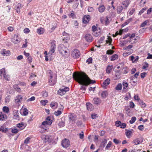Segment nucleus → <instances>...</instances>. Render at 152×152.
I'll return each mask as SVG.
<instances>
[{
	"label": "nucleus",
	"mask_w": 152,
	"mask_h": 152,
	"mask_svg": "<svg viewBox=\"0 0 152 152\" xmlns=\"http://www.w3.org/2000/svg\"><path fill=\"white\" fill-rule=\"evenodd\" d=\"M73 78L77 81L80 84L82 85L80 89L85 91L86 90L85 86H87L90 84L95 83L94 80H91L88 76L84 73L80 74L77 73H73Z\"/></svg>",
	"instance_id": "nucleus-1"
},
{
	"label": "nucleus",
	"mask_w": 152,
	"mask_h": 152,
	"mask_svg": "<svg viewBox=\"0 0 152 152\" xmlns=\"http://www.w3.org/2000/svg\"><path fill=\"white\" fill-rule=\"evenodd\" d=\"M52 123V121L50 117H48L46 120L42 122V124L39 126V128L42 129L43 131H40V132L43 133L48 129V127Z\"/></svg>",
	"instance_id": "nucleus-2"
},
{
	"label": "nucleus",
	"mask_w": 152,
	"mask_h": 152,
	"mask_svg": "<svg viewBox=\"0 0 152 152\" xmlns=\"http://www.w3.org/2000/svg\"><path fill=\"white\" fill-rule=\"evenodd\" d=\"M60 53L65 57H66L69 55V50L63 44L60 45L58 47Z\"/></svg>",
	"instance_id": "nucleus-3"
},
{
	"label": "nucleus",
	"mask_w": 152,
	"mask_h": 152,
	"mask_svg": "<svg viewBox=\"0 0 152 152\" xmlns=\"http://www.w3.org/2000/svg\"><path fill=\"white\" fill-rule=\"evenodd\" d=\"M56 82V75H52L50 76L48 79V83L50 86H53Z\"/></svg>",
	"instance_id": "nucleus-4"
},
{
	"label": "nucleus",
	"mask_w": 152,
	"mask_h": 152,
	"mask_svg": "<svg viewBox=\"0 0 152 152\" xmlns=\"http://www.w3.org/2000/svg\"><path fill=\"white\" fill-rule=\"evenodd\" d=\"M80 55V52L77 49H74L73 50L71 53V56L74 59H77L79 58Z\"/></svg>",
	"instance_id": "nucleus-5"
},
{
	"label": "nucleus",
	"mask_w": 152,
	"mask_h": 152,
	"mask_svg": "<svg viewBox=\"0 0 152 152\" xmlns=\"http://www.w3.org/2000/svg\"><path fill=\"white\" fill-rule=\"evenodd\" d=\"M12 42L15 44H17L20 41V39L18 34L13 35L11 39Z\"/></svg>",
	"instance_id": "nucleus-6"
},
{
	"label": "nucleus",
	"mask_w": 152,
	"mask_h": 152,
	"mask_svg": "<svg viewBox=\"0 0 152 152\" xmlns=\"http://www.w3.org/2000/svg\"><path fill=\"white\" fill-rule=\"evenodd\" d=\"M69 90V88L68 87L63 86L58 91V94L62 96L67 91Z\"/></svg>",
	"instance_id": "nucleus-7"
},
{
	"label": "nucleus",
	"mask_w": 152,
	"mask_h": 152,
	"mask_svg": "<svg viewBox=\"0 0 152 152\" xmlns=\"http://www.w3.org/2000/svg\"><path fill=\"white\" fill-rule=\"evenodd\" d=\"M56 41L55 40L51 42L50 49L48 53V55L51 56L55 52L56 48V45L55 44Z\"/></svg>",
	"instance_id": "nucleus-8"
},
{
	"label": "nucleus",
	"mask_w": 152,
	"mask_h": 152,
	"mask_svg": "<svg viewBox=\"0 0 152 152\" xmlns=\"http://www.w3.org/2000/svg\"><path fill=\"white\" fill-rule=\"evenodd\" d=\"M70 145V142L68 139H65L63 140L61 142V145L64 148H67Z\"/></svg>",
	"instance_id": "nucleus-9"
},
{
	"label": "nucleus",
	"mask_w": 152,
	"mask_h": 152,
	"mask_svg": "<svg viewBox=\"0 0 152 152\" xmlns=\"http://www.w3.org/2000/svg\"><path fill=\"white\" fill-rule=\"evenodd\" d=\"M42 138L45 142H51L53 139L51 136L44 135L42 136Z\"/></svg>",
	"instance_id": "nucleus-10"
},
{
	"label": "nucleus",
	"mask_w": 152,
	"mask_h": 152,
	"mask_svg": "<svg viewBox=\"0 0 152 152\" xmlns=\"http://www.w3.org/2000/svg\"><path fill=\"white\" fill-rule=\"evenodd\" d=\"M115 125L117 127H119L122 129H124L126 126V124L124 123H121L120 121H117L115 122Z\"/></svg>",
	"instance_id": "nucleus-11"
},
{
	"label": "nucleus",
	"mask_w": 152,
	"mask_h": 152,
	"mask_svg": "<svg viewBox=\"0 0 152 152\" xmlns=\"http://www.w3.org/2000/svg\"><path fill=\"white\" fill-rule=\"evenodd\" d=\"M23 98L21 95H18L15 98V102L16 104H19L21 102Z\"/></svg>",
	"instance_id": "nucleus-12"
},
{
	"label": "nucleus",
	"mask_w": 152,
	"mask_h": 152,
	"mask_svg": "<svg viewBox=\"0 0 152 152\" xmlns=\"http://www.w3.org/2000/svg\"><path fill=\"white\" fill-rule=\"evenodd\" d=\"M90 19V16L89 15H85L83 19V22L84 23H88Z\"/></svg>",
	"instance_id": "nucleus-13"
},
{
	"label": "nucleus",
	"mask_w": 152,
	"mask_h": 152,
	"mask_svg": "<svg viewBox=\"0 0 152 152\" xmlns=\"http://www.w3.org/2000/svg\"><path fill=\"white\" fill-rule=\"evenodd\" d=\"M110 80L109 78H107L105 80L102 84V86L103 88H105L106 86H108L110 83Z\"/></svg>",
	"instance_id": "nucleus-14"
},
{
	"label": "nucleus",
	"mask_w": 152,
	"mask_h": 152,
	"mask_svg": "<svg viewBox=\"0 0 152 152\" xmlns=\"http://www.w3.org/2000/svg\"><path fill=\"white\" fill-rule=\"evenodd\" d=\"M1 53L4 56H8L10 54V51L6 50L4 49L1 50Z\"/></svg>",
	"instance_id": "nucleus-15"
},
{
	"label": "nucleus",
	"mask_w": 152,
	"mask_h": 152,
	"mask_svg": "<svg viewBox=\"0 0 152 152\" xmlns=\"http://www.w3.org/2000/svg\"><path fill=\"white\" fill-rule=\"evenodd\" d=\"M16 126L19 129H18L20 131L24 129L25 127V126L24 125V123L23 122L17 124Z\"/></svg>",
	"instance_id": "nucleus-16"
},
{
	"label": "nucleus",
	"mask_w": 152,
	"mask_h": 152,
	"mask_svg": "<svg viewBox=\"0 0 152 152\" xmlns=\"http://www.w3.org/2000/svg\"><path fill=\"white\" fill-rule=\"evenodd\" d=\"M87 110H88L91 111L94 108V107L90 103L88 102L86 104Z\"/></svg>",
	"instance_id": "nucleus-17"
},
{
	"label": "nucleus",
	"mask_w": 152,
	"mask_h": 152,
	"mask_svg": "<svg viewBox=\"0 0 152 152\" xmlns=\"http://www.w3.org/2000/svg\"><path fill=\"white\" fill-rule=\"evenodd\" d=\"M86 40L88 42H91L92 39V37L91 34H87L85 36Z\"/></svg>",
	"instance_id": "nucleus-18"
},
{
	"label": "nucleus",
	"mask_w": 152,
	"mask_h": 152,
	"mask_svg": "<svg viewBox=\"0 0 152 152\" xmlns=\"http://www.w3.org/2000/svg\"><path fill=\"white\" fill-rule=\"evenodd\" d=\"M130 3V1H129V0H126L123 1L122 2V4L124 6V9H126Z\"/></svg>",
	"instance_id": "nucleus-19"
},
{
	"label": "nucleus",
	"mask_w": 152,
	"mask_h": 152,
	"mask_svg": "<svg viewBox=\"0 0 152 152\" xmlns=\"http://www.w3.org/2000/svg\"><path fill=\"white\" fill-rule=\"evenodd\" d=\"M21 4L20 3H18L16 6L15 10L16 12L18 13H19L20 10V9L22 8Z\"/></svg>",
	"instance_id": "nucleus-20"
},
{
	"label": "nucleus",
	"mask_w": 152,
	"mask_h": 152,
	"mask_svg": "<svg viewBox=\"0 0 152 152\" xmlns=\"http://www.w3.org/2000/svg\"><path fill=\"white\" fill-rule=\"evenodd\" d=\"M133 51L132 49L129 50L123 53V55L124 57H126L132 53Z\"/></svg>",
	"instance_id": "nucleus-21"
},
{
	"label": "nucleus",
	"mask_w": 152,
	"mask_h": 152,
	"mask_svg": "<svg viewBox=\"0 0 152 152\" xmlns=\"http://www.w3.org/2000/svg\"><path fill=\"white\" fill-rule=\"evenodd\" d=\"M58 103L55 102H52L50 104V106L51 107L54 109L58 107Z\"/></svg>",
	"instance_id": "nucleus-22"
},
{
	"label": "nucleus",
	"mask_w": 152,
	"mask_h": 152,
	"mask_svg": "<svg viewBox=\"0 0 152 152\" xmlns=\"http://www.w3.org/2000/svg\"><path fill=\"white\" fill-rule=\"evenodd\" d=\"M93 34L95 37H98L101 34V30L99 28V29L93 32Z\"/></svg>",
	"instance_id": "nucleus-23"
},
{
	"label": "nucleus",
	"mask_w": 152,
	"mask_h": 152,
	"mask_svg": "<svg viewBox=\"0 0 152 152\" xmlns=\"http://www.w3.org/2000/svg\"><path fill=\"white\" fill-rule=\"evenodd\" d=\"M7 118L5 114L2 112L0 113V121H4Z\"/></svg>",
	"instance_id": "nucleus-24"
},
{
	"label": "nucleus",
	"mask_w": 152,
	"mask_h": 152,
	"mask_svg": "<svg viewBox=\"0 0 152 152\" xmlns=\"http://www.w3.org/2000/svg\"><path fill=\"white\" fill-rule=\"evenodd\" d=\"M21 114L23 115L26 116L28 114V110L26 108H24L21 110Z\"/></svg>",
	"instance_id": "nucleus-25"
},
{
	"label": "nucleus",
	"mask_w": 152,
	"mask_h": 152,
	"mask_svg": "<svg viewBox=\"0 0 152 152\" xmlns=\"http://www.w3.org/2000/svg\"><path fill=\"white\" fill-rule=\"evenodd\" d=\"M63 35L64 37L63 38V40H68L69 39V35L67 33L64 32L63 33Z\"/></svg>",
	"instance_id": "nucleus-26"
},
{
	"label": "nucleus",
	"mask_w": 152,
	"mask_h": 152,
	"mask_svg": "<svg viewBox=\"0 0 152 152\" xmlns=\"http://www.w3.org/2000/svg\"><path fill=\"white\" fill-rule=\"evenodd\" d=\"M14 118L16 119H19V113L17 110H15L13 113Z\"/></svg>",
	"instance_id": "nucleus-27"
},
{
	"label": "nucleus",
	"mask_w": 152,
	"mask_h": 152,
	"mask_svg": "<svg viewBox=\"0 0 152 152\" xmlns=\"http://www.w3.org/2000/svg\"><path fill=\"white\" fill-rule=\"evenodd\" d=\"M93 102L94 104H98L100 103L101 101L99 99L97 98H94L93 99Z\"/></svg>",
	"instance_id": "nucleus-28"
},
{
	"label": "nucleus",
	"mask_w": 152,
	"mask_h": 152,
	"mask_svg": "<svg viewBox=\"0 0 152 152\" xmlns=\"http://www.w3.org/2000/svg\"><path fill=\"white\" fill-rule=\"evenodd\" d=\"M11 132L14 134H17L20 131L19 129L16 128V127H14L11 128Z\"/></svg>",
	"instance_id": "nucleus-29"
},
{
	"label": "nucleus",
	"mask_w": 152,
	"mask_h": 152,
	"mask_svg": "<svg viewBox=\"0 0 152 152\" xmlns=\"http://www.w3.org/2000/svg\"><path fill=\"white\" fill-rule=\"evenodd\" d=\"M113 66L112 65L111 66H108L106 69V72L107 73L109 74L110 73L112 69H113Z\"/></svg>",
	"instance_id": "nucleus-30"
},
{
	"label": "nucleus",
	"mask_w": 152,
	"mask_h": 152,
	"mask_svg": "<svg viewBox=\"0 0 152 152\" xmlns=\"http://www.w3.org/2000/svg\"><path fill=\"white\" fill-rule=\"evenodd\" d=\"M105 7L103 5L100 6L98 8L99 11L101 13L103 12L105 10Z\"/></svg>",
	"instance_id": "nucleus-31"
},
{
	"label": "nucleus",
	"mask_w": 152,
	"mask_h": 152,
	"mask_svg": "<svg viewBox=\"0 0 152 152\" xmlns=\"http://www.w3.org/2000/svg\"><path fill=\"white\" fill-rule=\"evenodd\" d=\"M6 74V72L4 68L1 69L0 70V75L1 78Z\"/></svg>",
	"instance_id": "nucleus-32"
},
{
	"label": "nucleus",
	"mask_w": 152,
	"mask_h": 152,
	"mask_svg": "<svg viewBox=\"0 0 152 152\" xmlns=\"http://www.w3.org/2000/svg\"><path fill=\"white\" fill-rule=\"evenodd\" d=\"M124 65V63L123 62H121L118 65H117L115 66V68H116L118 69H121L123 68V67Z\"/></svg>",
	"instance_id": "nucleus-33"
},
{
	"label": "nucleus",
	"mask_w": 152,
	"mask_h": 152,
	"mask_svg": "<svg viewBox=\"0 0 152 152\" xmlns=\"http://www.w3.org/2000/svg\"><path fill=\"white\" fill-rule=\"evenodd\" d=\"M142 141L139 140V138H137L133 140V142L135 145H137L141 143Z\"/></svg>",
	"instance_id": "nucleus-34"
},
{
	"label": "nucleus",
	"mask_w": 152,
	"mask_h": 152,
	"mask_svg": "<svg viewBox=\"0 0 152 152\" xmlns=\"http://www.w3.org/2000/svg\"><path fill=\"white\" fill-rule=\"evenodd\" d=\"M44 31V28H41L37 29V32L39 34H41L43 33Z\"/></svg>",
	"instance_id": "nucleus-35"
},
{
	"label": "nucleus",
	"mask_w": 152,
	"mask_h": 152,
	"mask_svg": "<svg viewBox=\"0 0 152 152\" xmlns=\"http://www.w3.org/2000/svg\"><path fill=\"white\" fill-rule=\"evenodd\" d=\"M115 79H118L120 77V71H118L117 72H115Z\"/></svg>",
	"instance_id": "nucleus-36"
},
{
	"label": "nucleus",
	"mask_w": 152,
	"mask_h": 152,
	"mask_svg": "<svg viewBox=\"0 0 152 152\" xmlns=\"http://www.w3.org/2000/svg\"><path fill=\"white\" fill-rule=\"evenodd\" d=\"M132 18H129L122 25V27H124L126 25L128 24L131 21H132Z\"/></svg>",
	"instance_id": "nucleus-37"
},
{
	"label": "nucleus",
	"mask_w": 152,
	"mask_h": 152,
	"mask_svg": "<svg viewBox=\"0 0 152 152\" xmlns=\"http://www.w3.org/2000/svg\"><path fill=\"white\" fill-rule=\"evenodd\" d=\"M112 39L110 36H107V39L106 41V44L108 45H110L111 43Z\"/></svg>",
	"instance_id": "nucleus-38"
},
{
	"label": "nucleus",
	"mask_w": 152,
	"mask_h": 152,
	"mask_svg": "<svg viewBox=\"0 0 152 152\" xmlns=\"http://www.w3.org/2000/svg\"><path fill=\"white\" fill-rule=\"evenodd\" d=\"M108 95V93L106 91H103L101 94L102 97L103 98H105Z\"/></svg>",
	"instance_id": "nucleus-39"
},
{
	"label": "nucleus",
	"mask_w": 152,
	"mask_h": 152,
	"mask_svg": "<svg viewBox=\"0 0 152 152\" xmlns=\"http://www.w3.org/2000/svg\"><path fill=\"white\" fill-rule=\"evenodd\" d=\"M107 143V141L105 139L103 140L100 145L101 147H104Z\"/></svg>",
	"instance_id": "nucleus-40"
},
{
	"label": "nucleus",
	"mask_w": 152,
	"mask_h": 152,
	"mask_svg": "<svg viewBox=\"0 0 152 152\" xmlns=\"http://www.w3.org/2000/svg\"><path fill=\"white\" fill-rule=\"evenodd\" d=\"M124 9L122 6H119L117 7V12L118 13H120L122 12L123 9Z\"/></svg>",
	"instance_id": "nucleus-41"
},
{
	"label": "nucleus",
	"mask_w": 152,
	"mask_h": 152,
	"mask_svg": "<svg viewBox=\"0 0 152 152\" xmlns=\"http://www.w3.org/2000/svg\"><path fill=\"white\" fill-rule=\"evenodd\" d=\"M3 111L6 113H8L9 111V109L8 107L4 106L3 108Z\"/></svg>",
	"instance_id": "nucleus-42"
},
{
	"label": "nucleus",
	"mask_w": 152,
	"mask_h": 152,
	"mask_svg": "<svg viewBox=\"0 0 152 152\" xmlns=\"http://www.w3.org/2000/svg\"><path fill=\"white\" fill-rule=\"evenodd\" d=\"M13 88L18 92H20L21 91L20 88L17 85H14L13 86Z\"/></svg>",
	"instance_id": "nucleus-43"
},
{
	"label": "nucleus",
	"mask_w": 152,
	"mask_h": 152,
	"mask_svg": "<svg viewBox=\"0 0 152 152\" xmlns=\"http://www.w3.org/2000/svg\"><path fill=\"white\" fill-rule=\"evenodd\" d=\"M147 1V0H141L140 3V7H143Z\"/></svg>",
	"instance_id": "nucleus-44"
},
{
	"label": "nucleus",
	"mask_w": 152,
	"mask_h": 152,
	"mask_svg": "<svg viewBox=\"0 0 152 152\" xmlns=\"http://www.w3.org/2000/svg\"><path fill=\"white\" fill-rule=\"evenodd\" d=\"M7 131V129L5 128L3 126L0 127V131H1L5 133Z\"/></svg>",
	"instance_id": "nucleus-45"
},
{
	"label": "nucleus",
	"mask_w": 152,
	"mask_h": 152,
	"mask_svg": "<svg viewBox=\"0 0 152 152\" xmlns=\"http://www.w3.org/2000/svg\"><path fill=\"white\" fill-rule=\"evenodd\" d=\"M147 7H145L143 8L140 12L138 13V15H141L145 11L147 10Z\"/></svg>",
	"instance_id": "nucleus-46"
},
{
	"label": "nucleus",
	"mask_w": 152,
	"mask_h": 152,
	"mask_svg": "<svg viewBox=\"0 0 152 152\" xmlns=\"http://www.w3.org/2000/svg\"><path fill=\"white\" fill-rule=\"evenodd\" d=\"M62 112L60 110H58L57 111H55L54 113V114L56 116H58L61 114Z\"/></svg>",
	"instance_id": "nucleus-47"
},
{
	"label": "nucleus",
	"mask_w": 152,
	"mask_h": 152,
	"mask_svg": "<svg viewBox=\"0 0 152 152\" xmlns=\"http://www.w3.org/2000/svg\"><path fill=\"white\" fill-rule=\"evenodd\" d=\"M122 88V85L121 83H119L115 88L116 90H121Z\"/></svg>",
	"instance_id": "nucleus-48"
},
{
	"label": "nucleus",
	"mask_w": 152,
	"mask_h": 152,
	"mask_svg": "<svg viewBox=\"0 0 152 152\" xmlns=\"http://www.w3.org/2000/svg\"><path fill=\"white\" fill-rule=\"evenodd\" d=\"M128 85V83L126 81H124L123 83V89H126L127 88Z\"/></svg>",
	"instance_id": "nucleus-49"
},
{
	"label": "nucleus",
	"mask_w": 152,
	"mask_h": 152,
	"mask_svg": "<svg viewBox=\"0 0 152 152\" xmlns=\"http://www.w3.org/2000/svg\"><path fill=\"white\" fill-rule=\"evenodd\" d=\"M148 22V20H145L144 22L142 23L140 25V27H143L146 25L147 23Z\"/></svg>",
	"instance_id": "nucleus-50"
},
{
	"label": "nucleus",
	"mask_w": 152,
	"mask_h": 152,
	"mask_svg": "<svg viewBox=\"0 0 152 152\" xmlns=\"http://www.w3.org/2000/svg\"><path fill=\"white\" fill-rule=\"evenodd\" d=\"M139 103L140 105L142 107H145L146 106L145 104L141 100L139 102Z\"/></svg>",
	"instance_id": "nucleus-51"
},
{
	"label": "nucleus",
	"mask_w": 152,
	"mask_h": 152,
	"mask_svg": "<svg viewBox=\"0 0 152 152\" xmlns=\"http://www.w3.org/2000/svg\"><path fill=\"white\" fill-rule=\"evenodd\" d=\"M48 102V101L47 100H42L40 101V103L43 106L46 105Z\"/></svg>",
	"instance_id": "nucleus-52"
},
{
	"label": "nucleus",
	"mask_w": 152,
	"mask_h": 152,
	"mask_svg": "<svg viewBox=\"0 0 152 152\" xmlns=\"http://www.w3.org/2000/svg\"><path fill=\"white\" fill-rule=\"evenodd\" d=\"M136 118L135 117H132L131 120L129 121V123L131 124H132L134 123L136 121Z\"/></svg>",
	"instance_id": "nucleus-53"
},
{
	"label": "nucleus",
	"mask_w": 152,
	"mask_h": 152,
	"mask_svg": "<svg viewBox=\"0 0 152 152\" xmlns=\"http://www.w3.org/2000/svg\"><path fill=\"white\" fill-rule=\"evenodd\" d=\"M69 119L70 120H75V117H74V114H71L68 116Z\"/></svg>",
	"instance_id": "nucleus-54"
},
{
	"label": "nucleus",
	"mask_w": 152,
	"mask_h": 152,
	"mask_svg": "<svg viewBox=\"0 0 152 152\" xmlns=\"http://www.w3.org/2000/svg\"><path fill=\"white\" fill-rule=\"evenodd\" d=\"M65 125V123L63 121H61L59 122L58 124V125L60 127H63Z\"/></svg>",
	"instance_id": "nucleus-55"
},
{
	"label": "nucleus",
	"mask_w": 152,
	"mask_h": 152,
	"mask_svg": "<svg viewBox=\"0 0 152 152\" xmlns=\"http://www.w3.org/2000/svg\"><path fill=\"white\" fill-rule=\"evenodd\" d=\"M123 30H120L119 31H117L116 32L115 34V35H114L115 37L117 36L118 34H120V35H121L123 33Z\"/></svg>",
	"instance_id": "nucleus-56"
},
{
	"label": "nucleus",
	"mask_w": 152,
	"mask_h": 152,
	"mask_svg": "<svg viewBox=\"0 0 152 152\" xmlns=\"http://www.w3.org/2000/svg\"><path fill=\"white\" fill-rule=\"evenodd\" d=\"M132 133L131 131L128 130L126 132V134L128 137H129Z\"/></svg>",
	"instance_id": "nucleus-57"
},
{
	"label": "nucleus",
	"mask_w": 152,
	"mask_h": 152,
	"mask_svg": "<svg viewBox=\"0 0 152 152\" xmlns=\"http://www.w3.org/2000/svg\"><path fill=\"white\" fill-rule=\"evenodd\" d=\"M42 95L43 97L45 98L48 96V93L47 92L45 91H44L42 92Z\"/></svg>",
	"instance_id": "nucleus-58"
},
{
	"label": "nucleus",
	"mask_w": 152,
	"mask_h": 152,
	"mask_svg": "<svg viewBox=\"0 0 152 152\" xmlns=\"http://www.w3.org/2000/svg\"><path fill=\"white\" fill-rule=\"evenodd\" d=\"M10 76L8 75H7L6 74L4 75L2 77L7 80H9L10 78Z\"/></svg>",
	"instance_id": "nucleus-59"
},
{
	"label": "nucleus",
	"mask_w": 152,
	"mask_h": 152,
	"mask_svg": "<svg viewBox=\"0 0 152 152\" xmlns=\"http://www.w3.org/2000/svg\"><path fill=\"white\" fill-rule=\"evenodd\" d=\"M130 36V34L129 33L128 34L126 35V37H127V36H129L130 38V39H132V38L134 37L135 36V34L134 33H133V34H132L130 36Z\"/></svg>",
	"instance_id": "nucleus-60"
},
{
	"label": "nucleus",
	"mask_w": 152,
	"mask_h": 152,
	"mask_svg": "<svg viewBox=\"0 0 152 152\" xmlns=\"http://www.w3.org/2000/svg\"><path fill=\"white\" fill-rule=\"evenodd\" d=\"M35 99V97L34 96H33L30 98L28 99L27 100V101L28 102L32 101L34 100Z\"/></svg>",
	"instance_id": "nucleus-61"
},
{
	"label": "nucleus",
	"mask_w": 152,
	"mask_h": 152,
	"mask_svg": "<svg viewBox=\"0 0 152 152\" xmlns=\"http://www.w3.org/2000/svg\"><path fill=\"white\" fill-rule=\"evenodd\" d=\"M25 44H23L22 46V48H26L27 46V43H28V41L27 39H26L25 40Z\"/></svg>",
	"instance_id": "nucleus-62"
},
{
	"label": "nucleus",
	"mask_w": 152,
	"mask_h": 152,
	"mask_svg": "<svg viewBox=\"0 0 152 152\" xmlns=\"http://www.w3.org/2000/svg\"><path fill=\"white\" fill-rule=\"evenodd\" d=\"M91 117L92 119H96V118H97L98 117V116L97 114L94 113L91 114Z\"/></svg>",
	"instance_id": "nucleus-63"
},
{
	"label": "nucleus",
	"mask_w": 152,
	"mask_h": 152,
	"mask_svg": "<svg viewBox=\"0 0 152 152\" xmlns=\"http://www.w3.org/2000/svg\"><path fill=\"white\" fill-rule=\"evenodd\" d=\"M10 97L9 96H7L5 99V102L6 103L9 102L10 101Z\"/></svg>",
	"instance_id": "nucleus-64"
}]
</instances>
